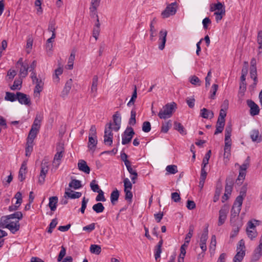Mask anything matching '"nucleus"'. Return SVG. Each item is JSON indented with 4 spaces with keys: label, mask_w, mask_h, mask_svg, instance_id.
Returning a JSON list of instances; mask_svg holds the SVG:
<instances>
[{
    "label": "nucleus",
    "mask_w": 262,
    "mask_h": 262,
    "mask_svg": "<svg viewBox=\"0 0 262 262\" xmlns=\"http://www.w3.org/2000/svg\"><path fill=\"white\" fill-rule=\"evenodd\" d=\"M69 186L74 189H78L82 187L81 182L78 180L73 179L70 182Z\"/></svg>",
    "instance_id": "nucleus-33"
},
{
    "label": "nucleus",
    "mask_w": 262,
    "mask_h": 262,
    "mask_svg": "<svg viewBox=\"0 0 262 262\" xmlns=\"http://www.w3.org/2000/svg\"><path fill=\"white\" fill-rule=\"evenodd\" d=\"M42 119V117L40 115H36L31 127L39 130L40 127V123Z\"/></svg>",
    "instance_id": "nucleus-31"
},
{
    "label": "nucleus",
    "mask_w": 262,
    "mask_h": 262,
    "mask_svg": "<svg viewBox=\"0 0 262 262\" xmlns=\"http://www.w3.org/2000/svg\"><path fill=\"white\" fill-rule=\"evenodd\" d=\"M128 172L132 175L133 176L131 177V180L133 184H135L136 183V180L137 179L138 177V173L135 169L133 168V167L132 166L131 163L129 164H128L127 165H125Z\"/></svg>",
    "instance_id": "nucleus-18"
},
{
    "label": "nucleus",
    "mask_w": 262,
    "mask_h": 262,
    "mask_svg": "<svg viewBox=\"0 0 262 262\" xmlns=\"http://www.w3.org/2000/svg\"><path fill=\"white\" fill-rule=\"evenodd\" d=\"M246 195V188L242 187L239 195L237 196L233 203L231 211L230 221L232 222L234 219L237 217L241 210L244 198Z\"/></svg>",
    "instance_id": "nucleus-1"
},
{
    "label": "nucleus",
    "mask_w": 262,
    "mask_h": 262,
    "mask_svg": "<svg viewBox=\"0 0 262 262\" xmlns=\"http://www.w3.org/2000/svg\"><path fill=\"white\" fill-rule=\"evenodd\" d=\"M34 83L36 85L34 90V95L36 97H39L40 92L43 89V82L41 79L38 78L35 80Z\"/></svg>",
    "instance_id": "nucleus-13"
},
{
    "label": "nucleus",
    "mask_w": 262,
    "mask_h": 262,
    "mask_svg": "<svg viewBox=\"0 0 262 262\" xmlns=\"http://www.w3.org/2000/svg\"><path fill=\"white\" fill-rule=\"evenodd\" d=\"M39 129H36L31 127L27 138V141L33 142L34 139L36 138L38 133L39 132Z\"/></svg>",
    "instance_id": "nucleus-25"
},
{
    "label": "nucleus",
    "mask_w": 262,
    "mask_h": 262,
    "mask_svg": "<svg viewBox=\"0 0 262 262\" xmlns=\"http://www.w3.org/2000/svg\"><path fill=\"white\" fill-rule=\"evenodd\" d=\"M250 137L254 142H260L261 141V136L259 135V131L257 129H254L251 132Z\"/></svg>",
    "instance_id": "nucleus-22"
},
{
    "label": "nucleus",
    "mask_w": 262,
    "mask_h": 262,
    "mask_svg": "<svg viewBox=\"0 0 262 262\" xmlns=\"http://www.w3.org/2000/svg\"><path fill=\"white\" fill-rule=\"evenodd\" d=\"M29 69V66L28 63L20 66L19 73L20 77L23 78L26 77L28 75Z\"/></svg>",
    "instance_id": "nucleus-23"
},
{
    "label": "nucleus",
    "mask_w": 262,
    "mask_h": 262,
    "mask_svg": "<svg viewBox=\"0 0 262 262\" xmlns=\"http://www.w3.org/2000/svg\"><path fill=\"white\" fill-rule=\"evenodd\" d=\"M98 194L96 198V201L97 202L102 201V202H105V198L104 196V192L102 190H100L99 192H98Z\"/></svg>",
    "instance_id": "nucleus-58"
},
{
    "label": "nucleus",
    "mask_w": 262,
    "mask_h": 262,
    "mask_svg": "<svg viewBox=\"0 0 262 262\" xmlns=\"http://www.w3.org/2000/svg\"><path fill=\"white\" fill-rule=\"evenodd\" d=\"M89 201V199H86L85 197L83 198L81 202V207L80 208V211L82 213H84L85 208L86 207L87 203H88Z\"/></svg>",
    "instance_id": "nucleus-60"
},
{
    "label": "nucleus",
    "mask_w": 262,
    "mask_h": 262,
    "mask_svg": "<svg viewBox=\"0 0 262 262\" xmlns=\"http://www.w3.org/2000/svg\"><path fill=\"white\" fill-rule=\"evenodd\" d=\"M246 232L248 236L251 239H254L257 235V232H256V230H249V229H246Z\"/></svg>",
    "instance_id": "nucleus-54"
},
{
    "label": "nucleus",
    "mask_w": 262,
    "mask_h": 262,
    "mask_svg": "<svg viewBox=\"0 0 262 262\" xmlns=\"http://www.w3.org/2000/svg\"><path fill=\"white\" fill-rule=\"evenodd\" d=\"M100 24L99 23V19H96V23L93 28V36L95 38L96 40L98 39V36L99 35L100 29Z\"/></svg>",
    "instance_id": "nucleus-29"
},
{
    "label": "nucleus",
    "mask_w": 262,
    "mask_h": 262,
    "mask_svg": "<svg viewBox=\"0 0 262 262\" xmlns=\"http://www.w3.org/2000/svg\"><path fill=\"white\" fill-rule=\"evenodd\" d=\"M17 95L10 92H6L5 99L6 100L14 102L16 100Z\"/></svg>",
    "instance_id": "nucleus-47"
},
{
    "label": "nucleus",
    "mask_w": 262,
    "mask_h": 262,
    "mask_svg": "<svg viewBox=\"0 0 262 262\" xmlns=\"http://www.w3.org/2000/svg\"><path fill=\"white\" fill-rule=\"evenodd\" d=\"M163 245V240L161 239L159 243H158V245L155 247V259L157 260L158 258L160 257V255L162 252V246Z\"/></svg>",
    "instance_id": "nucleus-32"
},
{
    "label": "nucleus",
    "mask_w": 262,
    "mask_h": 262,
    "mask_svg": "<svg viewBox=\"0 0 262 262\" xmlns=\"http://www.w3.org/2000/svg\"><path fill=\"white\" fill-rule=\"evenodd\" d=\"M81 195V192L73 191L70 189H67L65 192V197L68 196L71 199H78L79 198Z\"/></svg>",
    "instance_id": "nucleus-21"
},
{
    "label": "nucleus",
    "mask_w": 262,
    "mask_h": 262,
    "mask_svg": "<svg viewBox=\"0 0 262 262\" xmlns=\"http://www.w3.org/2000/svg\"><path fill=\"white\" fill-rule=\"evenodd\" d=\"M136 112L135 109H132L130 112V118L128 123L130 125L134 126L136 123Z\"/></svg>",
    "instance_id": "nucleus-45"
},
{
    "label": "nucleus",
    "mask_w": 262,
    "mask_h": 262,
    "mask_svg": "<svg viewBox=\"0 0 262 262\" xmlns=\"http://www.w3.org/2000/svg\"><path fill=\"white\" fill-rule=\"evenodd\" d=\"M124 190H132V184L128 178H125L123 180Z\"/></svg>",
    "instance_id": "nucleus-56"
},
{
    "label": "nucleus",
    "mask_w": 262,
    "mask_h": 262,
    "mask_svg": "<svg viewBox=\"0 0 262 262\" xmlns=\"http://www.w3.org/2000/svg\"><path fill=\"white\" fill-rule=\"evenodd\" d=\"M90 251L92 253L99 254L101 251V247L97 245H91L90 248Z\"/></svg>",
    "instance_id": "nucleus-44"
},
{
    "label": "nucleus",
    "mask_w": 262,
    "mask_h": 262,
    "mask_svg": "<svg viewBox=\"0 0 262 262\" xmlns=\"http://www.w3.org/2000/svg\"><path fill=\"white\" fill-rule=\"evenodd\" d=\"M57 202L58 198L57 196H52L49 198V206L52 211H55L56 209Z\"/></svg>",
    "instance_id": "nucleus-27"
},
{
    "label": "nucleus",
    "mask_w": 262,
    "mask_h": 262,
    "mask_svg": "<svg viewBox=\"0 0 262 262\" xmlns=\"http://www.w3.org/2000/svg\"><path fill=\"white\" fill-rule=\"evenodd\" d=\"M151 129V125L149 122L145 121L142 125V130L145 133H148Z\"/></svg>",
    "instance_id": "nucleus-55"
},
{
    "label": "nucleus",
    "mask_w": 262,
    "mask_h": 262,
    "mask_svg": "<svg viewBox=\"0 0 262 262\" xmlns=\"http://www.w3.org/2000/svg\"><path fill=\"white\" fill-rule=\"evenodd\" d=\"M78 168L79 170L84 172L86 174L90 172V168L86 164V162L83 160H80L78 162Z\"/></svg>",
    "instance_id": "nucleus-15"
},
{
    "label": "nucleus",
    "mask_w": 262,
    "mask_h": 262,
    "mask_svg": "<svg viewBox=\"0 0 262 262\" xmlns=\"http://www.w3.org/2000/svg\"><path fill=\"white\" fill-rule=\"evenodd\" d=\"M171 126V122L170 120L163 123L161 127V132L164 133L168 132L170 127Z\"/></svg>",
    "instance_id": "nucleus-50"
},
{
    "label": "nucleus",
    "mask_w": 262,
    "mask_h": 262,
    "mask_svg": "<svg viewBox=\"0 0 262 262\" xmlns=\"http://www.w3.org/2000/svg\"><path fill=\"white\" fill-rule=\"evenodd\" d=\"M156 23V19L154 18L151 21L150 25V38L151 40H153V38L156 35V29L155 28L154 24Z\"/></svg>",
    "instance_id": "nucleus-36"
},
{
    "label": "nucleus",
    "mask_w": 262,
    "mask_h": 262,
    "mask_svg": "<svg viewBox=\"0 0 262 262\" xmlns=\"http://www.w3.org/2000/svg\"><path fill=\"white\" fill-rule=\"evenodd\" d=\"M49 167L47 163H42L41 165V170L40 174L41 176H46L48 171Z\"/></svg>",
    "instance_id": "nucleus-53"
},
{
    "label": "nucleus",
    "mask_w": 262,
    "mask_h": 262,
    "mask_svg": "<svg viewBox=\"0 0 262 262\" xmlns=\"http://www.w3.org/2000/svg\"><path fill=\"white\" fill-rule=\"evenodd\" d=\"M119 197V191L116 189L115 190L113 191L111 193V201L112 204L114 205L116 202L118 201V198Z\"/></svg>",
    "instance_id": "nucleus-38"
},
{
    "label": "nucleus",
    "mask_w": 262,
    "mask_h": 262,
    "mask_svg": "<svg viewBox=\"0 0 262 262\" xmlns=\"http://www.w3.org/2000/svg\"><path fill=\"white\" fill-rule=\"evenodd\" d=\"M250 74L251 78H252L254 81L253 86L254 88L258 82L257 77V69H250Z\"/></svg>",
    "instance_id": "nucleus-35"
},
{
    "label": "nucleus",
    "mask_w": 262,
    "mask_h": 262,
    "mask_svg": "<svg viewBox=\"0 0 262 262\" xmlns=\"http://www.w3.org/2000/svg\"><path fill=\"white\" fill-rule=\"evenodd\" d=\"M97 144V137L89 136L88 147L90 150H94Z\"/></svg>",
    "instance_id": "nucleus-28"
},
{
    "label": "nucleus",
    "mask_w": 262,
    "mask_h": 262,
    "mask_svg": "<svg viewBox=\"0 0 262 262\" xmlns=\"http://www.w3.org/2000/svg\"><path fill=\"white\" fill-rule=\"evenodd\" d=\"M57 152L55 155L52 162L53 168L57 169L60 165L63 156L64 148L62 145H59L56 148Z\"/></svg>",
    "instance_id": "nucleus-5"
},
{
    "label": "nucleus",
    "mask_w": 262,
    "mask_h": 262,
    "mask_svg": "<svg viewBox=\"0 0 262 262\" xmlns=\"http://www.w3.org/2000/svg\"><path fill=\"white\" fill-rule=\"evenodd\" d=\"M218 89V85L216 84H213L212 85L211 89L210 91L211 95H210V98L212 99H214L215 98V96L216 94V92Z\"/></svg>",
    "instance_id": "nucleus-57"
},
{
    "label": "nucleus",
    "mask_w": 262,
    "mask_h": 262,
    "mask_svg": "<svg viewBox=\"0 0 262 262\" xmlns=\"http://www.w3.org/2000/svg\"><path fill=\"white\" fill-rule=\"evenodd\" d=\"M125 195V199L130 203L132 200L133 198V193L131 192V190H124Z\"/></svg>",
    "instance_id": "nucleus-59"
},
{
    "label": "nucleus",
    "mask_w": 262,
    "mask_h": 262,
    "mask_svg": "<svg viewBox=\"0 0 262 262\" xmlns=\"http://www.w3.org/2000/svg\"><path fill=\"white\" fill-rule=\"evenodd\" d=\"M241 227V225L239 226H236L233 228L231 233L230 238H233L235 237L238 233L239 229Z\"/></svg>",
    "instance_id": "nucleus-63"
},
{
    "label": "nucleus",
    "mask_w": 262,
    "mask_h": 262,
    "mask_svg": "<svg viewBox=\"0 0 262 262\" xmlns=\"http://www.w3.org/2000/svg\"><path fill=\"white\" fill-rule=\"evenodd\" d=\"M27 170V162L24 161L21 164L20 168L19 171L18 179L20 181H23L25 179V174Z\"/></svg>",
    "instance_id": "nucleus-19"
},
{
    "label": "nucleus",
    "mask_w": 262,
    "mask_h": 262,
    "mask_svg": "<svg viewBox=\"0 0 262 262\" xmlns=\"http://www.w3.org/2000/svg\"><path fill=\"white\" fill-rule=\"evenodd\" d=\"M20 228V224L18 221H10L7 229H8L12 233H15L19 230Z\"/></svg>",
    "instance_id": "nucleus-17"
},
{
    "label": "nucleus",
    "mask_w": 262,
    "mask_h": 262,
    "mask_svg": "<svg viewBox=\"0 0 262 262\" xmlns=\"http://www.w3.org/2000/svg\"><path fill=\"white\" fill-rule=\"evenodd\" d=\"M171 198L172 200L178 203L180 201L181 197L180 194L178 192H172L171 194Z\"/></svg>",
    "instance_id": "nucleus-62"
},
{
    "label": "nucleus",
    "mask_w": 262,
    "mask_h": 262,
    "mask_svg": "<svg viewBox=\"0 0 262 262\" xmlns=\"http://www.w3.org/2000/svg\"><path fill=\"white\" fill-rule=\"evenodd\" d=\"M216 244V237L214 235L211 236V242L210 245V250L214 251Z\"/></svg>",
    "instance_id": "nucleus-61"
},
{
    "label": "nucleus",
    "mask_w": 262,
    "mask_h": 262,
    "mask_svg": "<svg viewBox=\"0 0 262 262\" xmlns=\"http://www.w3.org/2000/svg\"><path fill=\"white\" fill-rule=\"evenodd\" d=\"M10 222L8 215L2 216L0 218V228H7Z\"/></svg>",
    "instance_id": "nucleus-26"
},
{
    "label": "nucleus",
    "mask_w": 262,
    "mask_h": 262,
    "mask_svg": "<svg viewBox=\"0 0 262 262\" xmlns=\"http://www.w3.org/2000/svg\"><path fill=\"white\" fill-rule=\"evenodd\" d=\"M134 134L133 128L132 127H127L122 135V144L125 145L129 143Z\"/></svg>",
    "instance_id": "nucleus-7"
},
{
    "label": "nucleus",
    "mask_w": 262,
    "mask_h": 262,
    "mask_svg": "<svg viewBox=\"0 0 262 262\" xmlns=\"http://www.w3.org/2000/svg\"><path fill=\"white\" fill-rule=\"evenodd\" d=\"M201 116L205 119H211L213 117V113L205 108L201 110Z\"/></svg>",
    "instance_id": "nucleus-24"
},
{
    "label": "nucleus",
    "mask_w": 262,
    "mask_h": 262,
    "mask_svg": "<svg viewBox=\"0 0 262 262\" xmlns=\"http://www.w3.org/2000/svg\"><path fill=\"white\" fill-rule=\"evenodd\" d=\"M262 256V243H259L255 249L251 257V262H256Z\"/></svg>",
    "instance_id": "nucleus-11"
},
{
    "label": "nucleus",
    "mask_w": 262,
    "mask_h": 262,
    "mask_svg": "<svg viewBox=\"0 0 262 262\" xmlns=\"http://www.w3.org/2000/svg\"><path fill=\"white\" fill-rule=\"evenodd\" d=\"M166 170L169 174H175L178 172L177 166L175 165H169L166 166Z\"/></svg>",
    "instance_id": "nucleus-46"
},
{
    "label": "nucleus",
    "mask_w": 262,
    "mask_h": 262,
    "mask_svg": "<svg viewBox=\"0 0 262 262\" xmlns=\"http://www.w3.org/2000/svg\"><path fill=\"white\" fill-rule=\"evenodd\" d=\"M257 42L259 45L258 54H260L262 53V31L260 30L258 32L257 37Z\"/></svg>",
    "instance_id": "nucleus-40"
},
{
    "label": "nucleus",
    "mask_w": 262,
    "mask_h": 262,
    "mask_svg": "<svg viewBox=\"0 0 262 262\" xmlns=\"http://www.w3.org/2000/svg\"><path fill=\"white\" fill-rule=\"evenodd\" d=\"M229 211L228 207L224 205L219 211V217L218 225L221 226L224 223L227 218V215Z\"/></svg>",
    "instance_id": "nucleus-9"
},
{
    "label": "nucleus",
    "mask_w": 262,
    "mask_h": 262,
    "mask_svg": "<svg viewBox=\"0 0 262 262\" xmlns=\"http://www.w3.org/2000/svg\"><path fill=\"white\" fill-rule=\"evenodd\" d=\"M177 12V3H172L168 5L166 9L162 12L161 15L164 18H168L171 15H173Z\"/></svg>",
    "instance_id": "nucleus-8"
},
{
    "label": "nucleus",
    "mask_w": 262,
    "mask_h": 262,
    "mask_svg": "<svg viewBox=\"0 0 262 262\" xmlns=\"http://www.w3.org/2000/svg\"><path fill=\"white\" fill-rule=\"evenodd\" d=\"M7 215L10 221H11L13 219H17V221H19L20 220H21L23 217V213L20 211H17L13 214Z\"/></svg>",
    "instance_id": "nucleus-42"
},
{
    "label": "nucleus",
    "mask_w": 262,
    "mask_h": 262,
    "mask_svg": "<svg viewBox=\"0 0 262 262\" xmlns=\"http://www.w3.org/2000/svg\"><path fill=\"white\" fill-rule=\"evenodd\" d=\"M112 123H108L106 124L104 135V143L105 145L111 146L113 143V134L112 133Z\"/></svg>",
    "instance_id": "nucleus-6"
},
{
    "label": "nucleus",
    "mask_w": 262,
    "mask_h": 262,
    "mask_svg": "<svg viewBox=\"0 0 262 262\" xmlns=\"http://www.w3.org/2000/svg\"><path fill=\"white\" fill-rule=\"evenodd\" d=\"M114 126L113 130L117 132L120 128L121 117L120 114L117 112L113 116Z\"/></svg>",
    "instance_id": "nucleus-14"
},
{
    "label": "nucleus",
    "mask_w": 262,
    "mask_h": 262,
    "mask_svg": "<svg viewBox=\"0 0 262 262\" xmlns=\"http://www.w3.org/2000/svg\"><path fill=\"white\" fill-rule=\"evenodd\" d=\"M96 181L95 180H93L90 183V187L93 191L95 192H98L101 190L100 189L99 186L96 183Z\"/></svg>",
    "instance_id": "nucleus-52"
},
{
    "label": "nucleus",
    "mask_w": 262,
    "mask_h": 262,
    "mask_svg": "<svg viewBox=\"0 0 262 262\" xmlns=\"http://www.w3.org/2000/svg\"><path fill=\"white\" fill-rule=\"evenodd\" d=\"M92 209L97 213H100L104 211V207L101 203H97L93 206Z\"/></svg>",
    "instance_id": "nucleus-39"
},
{
    "label": "nucleus",
    "mask_w": 262,
    "mask_h": 262,
    "mask_svg": "<svg viewBox=\"0 0 262 262\" xmlns=\"http://www.w3.org/2000/svg\"><path fill=\"white\" fill-rule=\"evenodd\" d=\"M247 104L250 108V114L252 116L257 115L259 114V106L253 100L250 99L247 100Z\"/></svg>",
    "instance_id": "nucleus-10"
},
{
    "label": "nucleus",
    "mask_w": 262,
    "mask_h": 262,
    "mask_svg": "<svg viewBox=\"0 0 262 262\" xmlns=\"http://www.w3.org/2000/svg\"><path fill=\"white\" fill-rule=\"evenodd\" d=\"M194 231V227L192 225H191L189 227V232L186 234L185 238V242L187 243V244H189L190 241V239L193 235Z\"/></svg>",
    "instance_id": "nucleus-43"
},
{
    "label": "nucleus",
    "mask_w": 262,
    "mask_h": 262,
    "mask_svg": "<svg viewBox=\"0 0 262 262\" xmlns=\"http://www.w3.org/2000/svg\"><path fill=\"white\" fill-rule=\"evenodd\" d=\"M176 103L172 102L167 103L160 110L158 113V116L160 119H165L171 117L176 108Z\"/></svg>",
    "instance_id": "nucleus-3"
},
{
    "label": "nucleus",
    "mask_w": 262,
    "mask_h": 262,
    "mask_svg": "<svg viewBox=\"0 0 262 262\" xmlns=\"http://www.w3.org/2000/svg\"><path fill=\"white\" fill-rule=\"evenodd\" d=\"M167 33V31L164 30L160 32L159 41H160V42L159 45V49L160 50H163L165 47Z\"/></svg>",
    "instance_id": "nucleus-16"
},
{
    "label": "nucleus",
    "mask_w": 262,
    "mask_h": 262,
    "mask_svg": "<svg viewBox=\"0 0 262 262\" xmlns=\"http://www.w3.org/2000/svg\"><path fill=\"white\" fill-rule=\"evenodd\" d=\"M63 73V68L62 67H59L55 70V74L53 76V79L54 82L58 83L59 81V76L61 75Z\"/></svg>",
    "instance_id": "nucleus-37"
},
{
    "label": "nucleus",
    "mask_w": 262,
    "mask_h": 262,
    "mask_svg": "<svg viewBox=\"0 0 262 262\" xmlns=\"http://www.w3.org/2000/svg\"><path fill=\"white\" fill-rule=\"evenodd\" d=\"M95 223H92L89 224L86 226L83 227V230L88 231V232H91L93 230L95 229Z\"/></svg>",
    "instance_id": "nucleus-64"
},
{
    "label": "nucleus",
    "mask_w": 262,
    "mask_h": 262,
    "mask_svg": "<svg viewBox=\"0 0 262 262\" xmlns=\"http://www.w3.org/2000/svg\"><path fill=\"white\" fill-rule=\"evenodd\" d=\"M33 142L27 141L25 148V155L27 157H29L33 150Z\"/></svg>",
    "instance_id": "nucleus-41"
},
{
    "label": "nucleus",
    "mask_w": 262,
    "mask_h": 262,
    "mask_svg": "<svg viewBox=\"0 0 262 262\" xmlns=\"http://www.w3.org/2000/svg\"><path fill=\"white\" fill-rule=\"evenodd\" d=\"M72 84V80L71 79H70L66 82L64 86V88L61 92V96L62 97L64 98L68 95L71 89Z\"/></svg>",
    "instance_id": "nucleus-20"
},
{
    "label": "nucleus",
    "mask_w": 262,
    "mask_h": 262,
    "mask_svg": "<svg viewBox=\"0 0 262 262\" xmlns=\"http://www.w3.org/2000/svg\"><path fill=\"white\" fill-rule=\"evenodd\" d=\"M210 11L214 12V15L217 23H219L225 15V7L221 2L212 4L210 6Z\"/></svg>",
    "instance_id": "nucleus-2"
},
{
    "label": "nucleus",
    "mask_w": 262,
    "mask_h": 262,
    "mask_svg": "<svg viewBox=\"0 0 262 262\" xmlns=\"http://www.w3.org/2000/svg\"><path fill=\"white\" fill-rule=\"evenodd\" d=\"M75 53H71V55L68 59V62L67 64L68 69L69 70H71L73 68L74 61L75 59Z\"/></svg>",
    "instance_id": "nucleus-49"
},
{
    "label": "nucleus",
    "mask_w": 262,
    "mask_h": 262,
    "mask_svg": "<svg viewBox=\"0 0 262 262\" xmlns=\"http://www.w3.org/2000/svg\"><path fill=\"white\" fill-rule=\"evenodd\" d=\"M98 78L97 75L94 76L92 80V83L91 88V91L92 93H94V96H96V94L97 91V85H98Z\"/></svg>",
    "instance_id": "nucleus-30"
},
{
    "label": "nucleus",
    "mask_w": 262,
    "mask_h": 262,
    "mask_svg": "<svg viewBox=\"0 0 262 262\" xmlns=\"http://www.w3.org/2000/svg\"><path fill=\"white\" fill-rule=\"evenodd\" d=\"M190 82L192 84L200 86L201 84V81L196 76L193 75L190 78Z\"/></svg>",
    "instance_id": "nucleus-51"
},
{
    "label": "nucleus",
    "mask_w": 262,
    "mask_h": 262,
    "mask_svg": "<svg viewBox=\"0 0 262 262\" xmlns=\"http://www.w3.org/2000/svg\"><path fill=\"white\" fill-rule=\"evenodd\" d=\"M237 253L233 258V262H241L245 255V246L244 239H241L237 246Z\"/></svg>",
    "instance_id": "nucleus-4"
},
{
    "label": "nucleus",
    "mask_w": 262,
    "mask_h": 262,
    "mask_svg": "<svg viewBox=\"0 0 262 262\" xmlns=\"http://www.w3.org/2000/svg\"><path fill=\"white\" fill-rule=\"evenodd\" d=\"M174 128L182 135H185L187 133L186 130L185 129L182 124L179 122H174Z\"/></svg>",
    "instance_id": "nucleus-34"
},
{
    "label": "nucleus",
    "mask_w": 262,
    "mask_h": 262,
    "mask_svg": "<svg viewBox=\"0 0 262 262\" xmlns=\"http://www.w3.org/2000/svg\"><path fill=\"white\" fill-rule=\"evenodd\" d=\"M17 98L16 100L21 104L26 105H30L31 104V101L28 96L21 92H17Z\"/></svg>",
    "instance_id": "nucleus-12"
},
{
    "label": "nucleus",
    "mask_w": 262,
    "mask_h": 262,
    "mask_svg": "<svg viewBox=\"0 0 262 262\" xmlns=\"http://www.w3.org/2000/svg\"><path fill=\"white\" fill-rule=\"evenodd\" d=\"M22 84V80L20 79H15L13 84L11 86L12 90H20Z\"/></svg>",
    "instance_id": "nucleus-48"
}]
</instances>
